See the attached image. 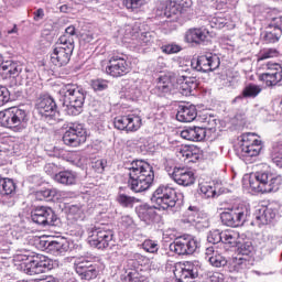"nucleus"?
Listing matches in <instances>:
<instances>
[{"mask_svg": "<svg viewBox=\"0 0 282 282\" xmlns=\"http://www.w3.org/2000/svg\"><path fill=\"white\" fill-rule=\"evenodd\" d=\"M155 180L153 166L143 160H137L131 163L129 167L128 186L133 193H144L151 188Z\"/></svg>", "mask_w": 282, "mask_h": 282, "instance_id": "obj_1", "label": "nucleus"}, {"mask_svg": "<svg viewBox=\"0 0 282 282\" xmlns=\"http://www.w3.org/2000/svg\"><path fill=\"white\" fill-rule=\"evenodd\" d=\"M59 96L68 116L83 113V105H85V90L83 88L76 84H64L59 89Z\"/></svg>", "mask_w": 282, "mask_h": 282, "instance_id": "obj_2", "label": "nucleus"}, {"mask_svg": "<svg viewBox=\"0 0 282 282\" xmlns=\"http://www.w3.org/2000/svg\"><path fill=\"white\" fill-rule=\"evenodd\" d=\"M180 199H184V195L177 194V191L169 185H160L151 197L152 204H155V208L159 210L175 208V204H177Z\"/></svg>", "mask_w": 282, "mask_h": 282, "instance_id": "obj_3", "label": "nucleus"}, {"mask_svg": "<svg viewBox=\"0 0 282 282\" xmlns=\"http://www.w3.org/2000/svg\"><path fill=\"white\" fill-rule=\"evenodd\" d=\"M15 261H21L24 272L31 276L34 274H43L44 272H50V270H52V263L45 256L19 253L15 257Z\"/></svg>", "mask_w": 282, "mask_h": 282, "instance_id": "obj_4", "label": "nucleus"}, {"mask_svg": "<svg viewBox=\"0 0 282 282\" xmlns=\"http://www.w3.org/2000/svg\"><path fill=\"white\" fill-rule=\"evenodd\" d=\"M28 124V112L21 108L11 107L0 111V127L11 131H23Z\"/></svg>", "mask_w": 282, "mask_h": 282, "instance_id": "obj_5", "label": "nucleus"}, {"mask_svg": "<svg viewBox=\"0 0 282 282\" xmlns=\"http://www.w3.org/2000/svg\"><path fill=\"white\" fill-rule=\"evenodd\" d=\"M256 182H250L251 188L258 193H274L281 184V176L270 172H257Z\"/></svg>", "mask_w": 282, "mask_h": 282, "instance_id": "obj_6", "label": "nucleus"}, {"mask_svg": "<svg viewBox=\"0 0 282 282\" xmlns=\"http://www.w3.org/2000/svg\"><path fill=\"white\" fill-rule=\"evenodd\" d=\"M248 217V207H232L227 208L220 213V219L225 226L230 228H239L246 224V218Z\"/></svg>", "mask_w": 282, "mask_h": 282, "instance_id": "obj_7", "label": "nucleus"}, {"mask_svg": "<svg viewBox=\"0 0 282 282\" xmlns=\"http://www.w3.org/2000/svg\"><path fill=\"white\" fill-rule=\"evenodd\" d=\"M63 142L66 147H80L87 142V130L80 123H70L63 134Z\"/></svg>", "mask_w": 282, "mask_h": 282, "instance_id": "obj_8", "label": "nucleus"}, {"mask_svg": "<svg viewBox=\"0 0 282 282\" xmlns=\"http://www.w3.org/2000/svg\"><path fill=\"white\" fill-rule=\"evenodd\" d=\"M75 45L58 42L51 53V63L55 67H65L72 59Z\"/></svg>", "mask_w": 282, "mask_h": 282, "instance_id": "obj_9", "label": "nucleus"}, {"mask_svg": "<svg viewBox=\"0 0 282 282\" xmlns=\"http://www.w3.org/2000/svg\"><path fill=\"white\" fill-rule=\"evenodd\" d=\"M113 240V231L105 227H96L89 232L88 243L98 250L109 248V242Z\"/></svg>", "mask_w": 282, "mask_h": 282, "instance_id": "obj_10", "label": "nucleus"}, {"mask_svg": "<svg viewBox=\"0 0 282 282\" xmlns=\"http://www.w3.org/2000/svg\"><path fill=\"white\" fill-rule=\"evenodd\" d=\"M131 69L129 62H127L126 55H113L106 67V74L113 78H120V76H127Z\"/></svg>", "mask_w": 282, "mask_h": 282, "instance_id": "obj_11", "label": "nucleus"}, {"mask_svg": "<svg viewBox=\"0 0 282 282\" xmlns=\"http://www.w3.org/2000/svg\"><path fill=\"white\" fill-rule=\"evenodd\" d=\"M113 126L115 129L127 131V133L138 131L142 127V117L135 113L117 117L115 118Z\"/></svg>", "mask_w": 282, "mask_h": 282, "instance_id": "obj_12", "label": "nucleus"}, {"mask_svg": "<svg viewBox=\"0 0 282 282\" xmlns=\"http://www.w3.org/2000/svg\"><path fill=\"white\" fill-rule=\"evenodd\" d=\"M199 270H202V264H199V262L187 261L182 268L174 271V276L176 282H193V279L199 276Z\"/></svg>", "mask_w": 282, "mask_h": 282, "instance_id": "obj_13", "label": "nucleus"}, {"mask_svg": "<svg viewBox=\"0 0 282 282\" xmlns=\"http://www.w3.org/2000/svg\"><path fill=\"white\" fill-rule=\"evenodd\" d=\"M31 219L39 226H55L58 218L53 208L42 206L32 212Z\"/></svg>", "mask_w": 282, "mask_h": 282, "instance_id": "obj_14", "label": "nucleus"}, {"mask_svg": "<svg viewBox=\"0 0 282 282\" xmlns=\"http://www.w3.org/2000/svg\"><path fill=\"white\" fill-rule=\"evenodd\" d=\"M220 63L219 56L208 54L192 61V67L193 69H196V72H215V69L219 68Z\"/></svg>", "mask_w": 282, "mask_h": 282, "instance_id": "obj_15", "label": "nucleus"}, {"mask_svg": "<svg viewBox=\"0 0 282 282\" xmlns=\"http://www.w3.org/2000/svg\"><path fill=\"white\" fill-rule=\"evenodd\" d=\"M75 271L83 281H94L99 274L98 264L89 260L75 262Z\"/></svg>", "mask_w": 282, "mask_h": 282, "instance_id": "obj_16", "label": "nucleus"}, {"mask_svg": "<svg viewBox=\"0 0 282 282\" xmlns=\"http://www.w3.org/2000/svg\"><path fill=\"white\" fill-rule=\"evenodd\" d=\"M170 250L171 252H175V254H193L197 250V240L191 237L176 238L170 245Z\"/></svg>", "mask_w": 282, "mask_h": 282, "instance_id": "obj_17", "label": "nucleus"}, {"mask_svg": "<svg viewBox=\"0 0 282 282\" xmlns=\"http://www.w3.org/2000/svg\"><path fill=\"white\" fill-rule=\"evenodd\" d=\"M36 108L41 116H43L44 118L56 120V117L58 116V108L56 107V101L54 100V98L47 95L39 98Z\"/></svg>", "mask_w": 282, "mask_h": 282, "instance_id": "obj_18", "label": "nucleus"}, {"mask_svg": "<svg viewBox=\"0 0 282 282\" xmlns=\"http://www.w3.org/2000/svg\"><path fill=\"white\" fill-rule=\"evenodd\" d=\"M170 177L178 186H193L195 184V173L187 167H174Z\"/></svg>", "mask_w": 282, "mask_h": 282, "instance_id": "obj_19", "label": "nucleus"}, {"mask_svg": "<svg viewBox=\"0 0 282 282\" xmlns=\"http://www.w3.org/2000/svg\"><path fill=\"white\" fill-rule=\"evenodd\" d=\"M175 80H177L175 73H169L167 75L161 76L154 88V94L161 97L171 94V91L175 89Z\"/></svg>", "mask_w": 282, "mask_h": 282, "instance_id": "obj_20", "label": "nucleus"}, {"mask_svg": "<svg viewBox=\"0 0 282 282\" xmlns=\"http://www.w3.org/2000/svg\"><path fill=\"white\" fill-rule=\"evenodd\" d=\"M268 72L261 75V80H263L268 87H274V85L281 83L282 80V68L281 64L268 63Z\"/></svg>", "mask_w": 282, "mask_h": 282, "instance_id": "obj_21", "label": "nucleus"}, {"mask_svg": "<svg viewBox=\"0 0 282 282\" xmlns=\"http://www.w3.org/2000/svg\"><path fill=\"white\" fill-rule=\"evenodd\" d=\"M282 35V18H273L268 26V30L263 34L264 43H279V39Z\"/></svg>", "mask_w": 282, "mask_h": 282, "instance_id": "obj_22", "label": "nucleus"}, {"mask_svg": "<svg viewBox=\"0 0 282 282\" xmlns=\"http://www.w3.org/2000/svg\"><path fill=\"white\" fill-rule=\"evenodd\" d=\"M21 72H23V67L19 63L12 59H2L0 64V76H3V78H17Z\"/></svg>", "mask_w": 282, "mask_h": 282, "instance_id": "obj_23", "label": "nucleus"}, {"mask_svg": "<svg viewBox=\"0 0 282 282\" xmlns=\"http://www.w3.org/2000/svg\"><path fill=\"white\" fill-rule=\"evenodd\" d=\"M128 265H131L133 268L126 269V279L128 282H145L147 275H144V270H142V267H135L138 265V261L130 260L128 261Z\"/></svg>", "mask_w": 282, "mask_h": 282, "instance_id": "obj_24", "label": "nucleus"}, {"mask_svg": "<svg viewBox=\"0 0 282 282\" xmlns=\"http://www.w3.org/2000/svg\"><path fill=\"white\" fill-rule=\"evenodd\" d=\"M205 260L213 265V268H224L227 265L228 260L215 247H208L205 250Z\"/></svg>", "mask_w": 282, "mask_h": 282, "instance_id": "obj_25", "label": "nucleus"}, {"mask_svg": "<svg viewBox=\"0 0 282 282\" xmlns=\"http://www.w3.org/2000/svg\"><path fill=\"white\" fill-rule=\"evenodd\" d=\"M197 118V108L194 105H180L176 113L178 122H193Z\"/></svg>", "mask_w": 282, "mask_h": 282, "instance_id": "obj_26", "label": "nucleus"}, {"mask_svg": "<svg viewBox=\"0 0 282 282\" xmlns=\"http://www.w3.org/2000/svg\"><path fill=\"white\" fill-rule=\"evenodd\" d=\"M176 85L182 96H191L197 89V82L193 77L181 76L176 78Z\"/></svg>", "mask_w": 282, "mask_h": 282, "instance_id": "obj_27", "label": "nucleus"}, {"mask_svg": "<svg viewBox=\"0 0 282 282\" xmlns=\"http://www.w3.org/2000/svg\"><path fill=\"white\" fill-rule=\"evenodd\" d=\"M181 138L192 142H202L206 138V129L204 127H189L181 132Z\"/></svg>", "mask_w": 282, "mask_h": 282, "instance_id": "obj_28", "label": "nucleus"}, {"mask_svg": "<svg viewBox=\"0 0 282 282\" xmlns=\"http://www.w3.org/2000/svg\"><path fill=\"white\" fill-rule=\"evenodd\" d=\"M276 217V212L270 207H263L256 214L254 224L259 227L268 226L272 224V220Z\"/></svg>", "mask_w": 282, "mask_h": 282, "instance_id": "obj_29", "label": "nucleus"}, {"mask_svg": "<svg viewBox=\"0 0 282 282\" xmlns=\"http://www.w3.org/2000/svg\"><path fill=\"white\" fill-rule=\"evenodd\" d=\"M208 39V31L205 29H189L185 34V40L187 43H195L196 45H200Z\"/></svg>", "mask_w": 282, "mask_h": 282, "instance_id": "obj_30", "label": "nucleus"}, {"mask_svg": "<svg viewBox=\"0 0 282 282\" xmlns=\"http://www.w3.org/2000/svg\"><path fill=\"white\" fill-rule=\"evenodd\" d=\"M137 213L140 220L147 223L148 225L153 224V221H155L158 218L155 206L151 207L149 205H141L138 207Z\"/></svg>", "mask_w": 282, "mask_h": 282, "instance_id": "obj_31", "label": "nucleus"}, {"mask_svg": "<svg viewBox=\"0 0 282 282\" xmlns=\"http://www.w3.org/2000/svg\"><path fill=\"white\" fill-rule=\"evenodd\" d=\"M156 12L159 17H166L167 19H170V17L177 14L178 9L175 2L166 0V1H160L158 3Z\"/></svg>", "mask_w": 282, "mask_h": 282, "instance_id": "obj_32", "label": "nucleus"}, {"mask_svg": "<svg viewBox=\"0 0 282 282\" xmlns=\"http://www.w3.org/2000/svg\"><path fill=\"white\" fill-rule=\"evenodd\" d=\"M54 180L64 186H74V184H76V180H78V176L74 171H62L55 174Z\"/></svg>", "mask_w": 282, "mask_h": 282, "instance_id": "obj_33", "label": "nucleus"}, {"mask_svg": "<svg viewBox=\"0 0 282 282\" xmlns=\"http://www.w3.org/2000/svg\"><path fill=\"white\" fill-rule=\"evenodd\" d=\"M256 143H251L248 145V143L246 144H241L240 145V152L242 158H257V155H259L261 153V141H253Z\"/></svg>", "mask_w": 282, "mask_h": 282, "instance_id": "obj_34", "label": "nucleus"}, {"mask_svg": "<svg viewBox=\"0 0 282 282\" xmlns=\"http://www.w3.org/2000/svg\"><path fill=\"white\" fill-rule=\"evenodd\" d=\"M17 193V184L12 178L0 177V195L12 197Z\"/></svg>", "mask_w": 282, "mask_h": 282, "instance_id": "obj_35", "label": "nucleus"}, {"mask_svg": "<svg viewBox=\"0 0 282 282\" xmlns=\"http://www.w3.org/2000/svg\"><path fill=\"white\" fill-rule=\"evenodd\" d=\"M176 155L180 158V160L183 158V160H187V162H195L196 160H199V154L193 152V150L186 145L177 148Z\"/></svg>", "mask_w": 282, "mask_h": 282, "instance_id": "obj_36", "label": "nucleus"}, {"mask_svg": "<svg viewBox=\"0 0 282 282\" xmlns=\"http://www.w3.org/2000/svg\"><path fill=\"white\" fill-rule=\"evenodd\" d=\"M184 224H202V214L197 210L196 207H189L185 213V218L183 219Z\"/></svg>", "mask_w": 282, "mask_h": 282, "instance_id": "obj_37", "label": "nucleus"}, {"mask_svg": "<svg viewBox=\"0 0 282 282\" xmlns=\"http://www.w3.org/2000/svg\"><path fill=\"white\" fill-rule=\"evenodd\" d=\"M223 243H227L231 246V248L239 246V243H241V241H239V232L234 230L223 231Z\"/></svg>", "mask_w": 282, "mask_h": 282, "instance_id": "obj_38", "label": "nucleus"}, {"mask_svg": "<svg viewBox=\"0 0 282 282\" xmlns=\"http://www.w3.org/2000/svg\"><path fill=\"white\" fill-rule=\"evenodd\" d=\"M271 160L273 164L282 169V142H275L271 149Z\"/></svg>", "mask_w": 282, "mask_h": 282, "instance_id": "obj_39", "label": "nucleus"}, {"mask_svg": "<svg viewBox=\"0 0 282 282\" xmlns=\"http://www.w3.org/2000/svg\"><path fill=\"white\" fill-rule=\"evenodd\" d=\"M36 197L41 202H53L56 197H58V189L51 188V189H42L36 192Z\"/></svg>", "mask_w": 282, "mask_h": 282, "instance_id": "obj_40", "label": "nucleus"}, {"mask_svg": "<svg viewBox=\"0 0 282 282\" xmlns=\"http://www.w3.org/2000/svg\"><path fill=\"white\" fill-rule=\"evenodd\" d=\"M76 36V26L75 25H69L65 30V34H63L58 39V43H64V45H74V37Z\"/></svg>", "mask_w": 282, "mask_h": 282, "instance_id": "obj_41", "label": "nucleus"}, {"mask_svg": "<svg viewBox=\"0 0 282 282\" xmlns=\"http://www.w3.org/2000/svg\"><path fill=\"white\" fill-rule=\"evenodd\" d=\"M47 248L53 252H57V254H65V252L69 250V246L67 243H63L56 240L48 242Z\"/></svg>", "mask_w": 282, "mask_h": 282, "instance_id": "obj_42", "label": "nucleus"}, {"mask_svg": "<svg viewBox=\"0 0 282 282\" xmlns=\"http://www.w3.org/2000/svg\"><path fill=\"white\" fill-rule=\"evenodd\" d=\"M203 122V129H206L208 131H215V129L217 128V119L215 118V116H204L202 119Z\"/></svg>", "mask_w": 282, "mask_h": 282, "instance_id": "obj_43", "label": "nucleus"}, {"mask_svg": "<svg viewBox=\"0 0 282 282\" xmlns=\"http://www.w3.org/2000/svg\"><path fill=\"white\" fill-rule=\"evenodd\" d=\"M117 202L120 204V206H123L124 208H132V206L135 204V202H138V199L126 194H120L117 197Z\"/></svg>", "mask_w": 282, "mask_h": 282, "instance_id": "obj_44", "label": "nucleus"}, {"mask_svg": "<svg viewBox=\"0 0 282 282\" xmlns=\"http://www.w3.org/2000/svg\"><path fill=\"white\" fill-rule=\"evenodd\" d=\"M252 250H254V248L252 247V242H243L238 246V257H246L247 259H249L250 254H252Z\"/></svg>", "mask_w": 282, "mask_h": 282, "instance_id": "obj_45", "label": "nucleus"}, {"mask_svg": "<svg viewBox=\"0 0 282 282\" xmlns=\"http://www.w3.org/2000/svg\"><path fill=\"white\" fill-rule=\"evenodd\" d=\"M259 94H261V88L254 84L248 85L242 91L245 98H256Z\"/></svg>", "mask_w": 282, "mask_h": 282, "instance_id": "obj_46", "label": "nucleus"}, {"mask_svg": "<svg viewBox=\"0 0 282 282\" xmlns=\"http://www.w3.org/2000/svg\"><path fill=\"white\" fill-rule=\"evenodd\" d=\"M207 241L214 245L224 242V231H219L218 229L210 231L207 235Z\"/></svg>", "mask_w": 282, "mask_h": 282, "instance_id": "obj_47", "label": "nucleus"}, {"mask_svg": "<svg viewBox=\"0 0 282 282\" xmlns=\"http://www.w3.org/2000/svg\"><path fill=\"white\" fill-rule=\"evenodd\" d=\"M142 248L143 250H145V252H151L152 254H155V252L160 250V245H158V241L155 240L147 239L143 241Z\"/></svg>", "mask_w": 282, "mask_h": 282, "instance_id": "obj_48", "label": "nucleus"}, {"mask_svg": "<svg viewBox=\"0 0 282 282\" xmlns=\"http://www.w3.org/2000/svg\"><path fill=\"white\" fill-rule=\"evenodd\" d=\"M275 56H279L276 48H264L260 51L258 61H267V58H275Z\"/></svg>", "mask_w": 282, "mask_h": 282, "instance_id": "obj_49", "label": "nucleus"}, {"mask_svg": "<svg viewBox=\"0 0 282 282\" xmlns=\"http://www.w3.org/2000/svg\"><path fill=\"white\" fill-rule=\"evenodd\" d=\"M248 265H250L249 258H246L243 256H237L234 259V268H236V270H246Z\"/></svg>", "mask_w": 282, "mask_h": 282, "instance_id": "obj_50", "label": "nucleus"}, {"mask_svg": "<svg viewBox=\"0 0 282 282\" xmlns=\"http://www.w3.org/2000/svg\"><path fill=\"white\" fill-rule=\"evenodd\" d=\"M91 87L95 91H105L109 87V82L105 79H94L91 82Z\"/></svg>", "mask_w": 282, "mask_h": 282, "instance_id": "obj_51", "label": "nucleus"}, {"mask_svg": "<svg viewBox=\"0 0 282 282\" xmlns=\"http://www.w3.org/2000/svg\"><path fill=\"white\" fill-rule=\"evenodd\" d=\"M200 193L202 195H204V197L207 198L215 197V195H217V191H215V187L208 184L200 185Z\"/></svg>", "mask_w": 282, "mask_h": 282, "instance_id": "obj_52", "label": "nucleus"}, {"mask_svg": "<svg viewBox=\"0 0 282 282\" xmlns=\"http://www.w3.org/2000/svg\"><path fill=\"white\" fill-rule=\"evenodd\" d=\"M123 4L128 10H138L144 6V0H123Z\"/></svg>", "mask_w": 282, "mask_h": 282, "instance_id": "obj_53", "label": "nucleus"}, {"mask_svg": "<svg viewBox=\"0 0 282 282\" xmlns=\"http://www.w3.org/2000/svg\"><path fill=\"white\" fill-rule=\"evenodd\" d=\"M240 138H241L242 144H247V145L254 144V142H261V140H258L256 138V134L252 132H247L242 134Z\"/></svg>", "mask_w": 282, "mask_h": 282, "instance_id": "obj_54", "label": "nucleus"}, {"mask_svg": "<svg viewBox=\"0 0 282 282\" xmlns=\"http://www.w3.org/2000/svg\"><path fill=\"white\" fill-rule=\"evenodd\" d=\"M162 52H164V54H177L178 52H182V46L177 44H167L162 46Z\"/></svg>", "mask_w": 282, "mask_h": 282, "instance_id": "obj_55", "label": "nucleus"}, {"mask_svg": "<svg viewBox=\"0 0 282 282\" xmlns=\"http://www.w3.org/2000/svg\"><path fill=\"white\" fill-rule=\"evenodd\" d=\"M6 102H10V90L3 86H0V107H3Z\"/></svg>", "mask_w": 282, "mask_h": 282, "instance_id": "obj_56", "label": "nucleus"}, {"mask_svg": "<svg viewBox=\"0 0 282 282\" xmlns=\"http://www.w3.org/2000/svg\"><path fill=\"white\" fill-rule=\"evenodd\" d=\"M140 41L142 45H151V43H153L154 41L153 34H151L150 32L142 33L140 36Z\"/></svg>", "mask_w": 282, "mask_h": 282, "instance_id": "obj_57", "label": "nucleus"}, {"mask_svg": "<svg viewBox=\"0 0 282 282\" xmlns=\"http://www.w3.org/2000/svg\"><path fill=\"white\" fill-rule=\"evenodd\" d=\"M105 160H97L93 163L91 166L96 173H102V171H105Z\"/></svg>", "mask_w": 282, "mask_h": 282, "instance_id": "obj_58", "label": "nucleus"}, {"mask_svg": "<svg viewBox=\"0 0 282 282\" xmlns=\"http://www.w3.org/2000/svg\"><path fill=\"white\" fill-rule=\"evenodd\" d=\"M94 39H96V35H94L91 31H87L82 34V41H84L85 43H91Z\"/></svg>", "mask_w": 282, "mask_h": 282, "instance_id": "obj_59", "label": "nucleus"}, {"mask_svg": "<svg viewBox=\"0 0 282 282\" xmlns=\"http://www.w3.org/2000/svg\"><path fill=\"white\" fill-rule=\"evenodd\" d=\"M121 225L123 228H130V226H133V218L130 216H123L121 218Z\"/></svg>", "mask_w": 282, "mask_h": 282, "instance_id": "obj_60", "label": "nucleus"}, {"mask_svg": "<svg viewBox=\"0 0 282 282\" xmlns=\"http://www.w3.org/2000/svg\"><path fill=\"white\" fill-rule=\"evenodd\" d=\"M210 281L212 282H221V281H224V274H221L219 272H215L210 275Z\"/></svg>", "mask_w": 282, "mask_h": 282, "instance_id": "obj_61", "label": "nucleus"}, {"mask_svg": "<svg viewBox=\"0 0 282 282\" xmlns=\"http://www.w3.org/2000/svg\"><path fill=\"white\" fill-rule=\"evenodd\" d=\"M43 17H45V11H43V9H37L34 12V21H41V19H43Z\"/></svg>", "mask_w": 282, "mask_h": 282, "instance_id": "obj_62", "label": "nucleus"}, {"mask_svg": "<svg viewBox=\"0 0 282 282\" xmlns=\"http://www.w3.org/2000/svg\"><path fill=\"white\" fill-rule=\"evenodd\" d=\"M35 282H58V279L56 278H47L46 280H37Z\"/></svg>", "mask_w": 282, "mask_h": 282, "instance_id": "obj_63", "label": "nucleus"}, {"mask_svg": "<svg viewBox=\"0 0 282 282\" xmlns=\"http://www.w3.org/2000/svg\"><path fill=\"white\" fill-rule=\"evenodd\" d=\"M18 32H19V29L17 28V25H13L11 30L7 31L8 34H17Z\"/></svg>", "mask_w": 282, "mask_h": 282, "instance_id": "obj_64", "label": "nucleus"}]
</instances>
